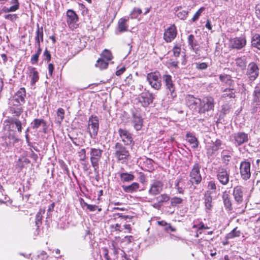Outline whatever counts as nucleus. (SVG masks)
Listing matches in <instances>:
<instances>
[{
  "instance_id": "47",
  "label": "nucleus",
  "mask_w": 260,
  "mask_h": 260,
  "mask_svg": "<svg viewBox=\"0 0 260 260\" xmlns=\"http://www.w3.org/2000/svg\"><path fill=\"white\" fill-rule=\"evenodd\" d=\"M11 124H15L16 128L17 129L18 133H20L22 131V123L18 119H13L11 121Z\"/></svg>"
},
{
  "instance_id": "37",
  "label": "nucleus",
  "mask_w": 260,
  "mask_h": 260,
  "mask_svg": "<svg viewBox=\"0 0 260 260\" xmlns=\"http://www.w3.org/2000/svg\"><path fill=\"white\" fill-rule=\"evenodd\" d=\"M235 63L241 70H244L246 67V59L245 56L238 57L235 59Z\"/></svg>"
},
{
  "instance_id": "28",
  "label": "nucleus",
  "mask_w": 260,
  "mask_h": 260,
  "mask_svg": "<svg viewBox=\"0 0 260 260\" xmlns=\"http://www.w3.org/2000/svg\"><path fill=\"white\" fill-rule=\"evenodd\" d=\"M154 161L148 158H145L143 159V162L142 168L145 171L152 172L154 170L153 166Z\"/></svg>"
},
{
  "instance_id": "5",
  "label": "nucleus",
  "mask_w": 260,
  "mask_h": 260,
  "mask_svg": "<svg viewBox=\"0 0 260 260\" xmlns=\"http://www.w3.org/2000/svg\"><path fill=\"white\" fill-rule=\"evenodd\" d=\"M201 165L199 162L193 164L189 173V181L192 184H199L202 180V177L200 173Z\"/></svg>"
},
{
  "instance_id": "50",
  "label": "nucleus",
  "mask_w": 260,
  "mask_h": 260,
  "mask_svg": "<svg viewBox=\"0 0 260 260\" xmlns=\"http://www.w3.org/2000/svg\"><path fill=\"white\" fill-rule=\"evenodd\" d=\"M183 202V200L177 197H174L170 199V204L172 207H175L177 205L181 204Z\"/></svg>"
},
{
  "instance_id": "60",
  "label": "nucleus",
  "mask_w": 260,
  "mask_h": 260,
  "mask_svg": "<svg viewBox=\"0 0 260 260\" xmlns=\"http://www.w3.org/2000/svg\"><path fill=\"white\" fill-rule=\"evenodd\" d=\"M187 14L188 12L186 11L182 10L178 12L176 15L179 19L184 20L186 18Z\"/></svg>"
},
{
  "instance_id": "27",
  "label": "nucleus",
  "mask_w": 260,
  "mask_h": 260,
  "mask_svg": "<svg viewBox=\"0 0 260 260\" xmlns=\"http://www.w3.org/2000/svg\"><path fill=\"white\" fill-rule=\"evenodd\" d=\"M10 4L12 5V6L8 8L4 7L2 9V11L4 13L14 12L16 11L19 9L20 4L18 0H11Z\"/></svg>"
},
{
  "instance_id": "52",
  "label": "nucleus",
  "mask_w": 260,
  "mask_h": 260,
  "mask_svg": "<svg viewBox=\"0 0 260 260\" xmlns=\"http://www.w3.org/2000/svg\"><path fill=\"white\" fill-rule=\"evenodd\" d=\"M170 199L169 196L166 193L161 194L156 198V200L161 204L168 202Z\"/></svg>"
},
{
  "instance_id": "40",
  "label": "nucleus",
  "mask_w": 260,
  "mask_h": 260,
  "mask_svg": "<svg viewBox=\"0 0 260 260\" xmlns=\"http://www.w3.org/2000/svg\"><path fill=\"white\" fill-rule=\"evenodd\" d=\"M212 198L210 195L205 196L204 204L205 206V210L207 212L210 211L212 208Z\"/></svg>"
},
{
  "instance_id": "22",
  "label": "nucleus",
  "mask_w": 260,
  "mask_h": 260,
  "mask_svg": "<svg viewBox=\"0 0 260 260\" xmlns=\"http://www.w3.org/2000/svg\"><path fill=\"white\" fill-rule=\"evenodd\" d=\"M246 41L244 37H236L231 39L230 40V45L233 48L240 49L244 47L246 45Z\"/></svg>"
},
{
  "instance_id": "38",
  "label": "nucleus",
  "mask_w": 260,
  "mask_h": 260,
  "mask_svg": "<svg viewBox=\"0 0 260 260\" xmlns=\"http://www.w3.org/2000/svg\"><path fill=\"white\" fill-rule=\"evenodd\" d=\"M31 127L33 129H38L41 126H45L46 122L43 119H35L31 123Z\"/></svg>"
},
{
  "instance_id": "2",
  "label": "nucleus",
  "mask_w": 260,
  "mask_h": 260,
  "mask_svg": "<svg viewBox=\"0 0 260 260\" xmlns=\"http://www.w3.org/2000/svg\"><path fill=\"white\" fill-rule=\"evenodd\" d=\"M103 152V150L100 148H89L90 161L91 166L93 168V171L96 175V177H98L99 175L100 162L102 158Z\"/></svg>"
},
{
  "instance_id": "64",
  "label": "nucleus",
  "mask_w": 260,
  "mask_h": 260,
  "mask_svg": "<svg viewBox=\"0 0 260 260\" xmlns=\"http://www.w3.org/2000/svg\"><path fill=\"white\" fill-rule=\"evenodd\" d=\"M44 59L49 61L51 60V55L49 51L47 49H45L43 53Z\"/></svg>"
},
{
  "instance_id": "58",
  "label": "nucleus",
  "mask_w": 260,
  "mask_h": 260,
  "mask_svg": "<svg viewBox=\"0 0 260 260\" xmlns=\"http://www.w3.org/2000/svg\"><path fill=\"white\" fill-rule=\"evenodd\" d=\"M205 9V8L204 7H201L200 9H199L193 16L192 18V21L193 22H194L197 20H198L200 16H201L202 13L204 11Z\"/></svg>"
},
{
  "instance_id": "53",
  "label": "nucleus",
  "mask_w": 260,
  "mask_h": 260,
  "mask_svg": "<svg viewBox=\"0 0 260 260\" xmlns=\"http://www.w3.org/2000/svg\"><path fill=\"white\" fill-rule=\"evenodd\" d=\"M142 13L141 9L139 8H135L131 13L130 14V17L131 18H137Z\"/></svg>"
},
{
  "instance_id": "63",
  "label": "nucleus",
  "mask_w": 260,
  "mask_h": 260,
  "mask_svg": "<svg viewBox=\"0 0 260 260\" xmlns=\"http://www.w3.org/2000/svg\"><path fill=\"white\" fill-rule=\"evenodd\" d=\"M47 253L45 251H42L38 255L37 260H47Z\"/></svg>"
},
{
  "instance_id": "42",
  "label": "nucleus",
  "mask_w": 260,
  "mask_h": 260,
  "mask_svg": "<svg viewBox=\"0 0 260 260\" xmlns=\"http://www.w3.org/2000/svg\"><path fill=\"white\" fill-rule=\"evenodd\" d=\"M83 238L85 241L88 242L91 245H92L94 243V236L90 232L89 229L85 230Z\"/></svg>"
},
{
  "instance_id": "36",
  "label": "nucleus",
  "mask_w": 260,
  "mask_h": 260,
  "mask_svg": "<svg viewBox=\"0 0 260 260\" xmlns=\"http://www.w3.org/2000/svg\"><path fill=\"white\" fill-rule=\"evenodd\" d=\"M128 20V19L126 18H121L119 19L118 23V28L119 31H127V21Z\"/></svg>"
},
{
  "instance_id": "14",
  "label": "nucleus",
  "mask_w": 260,
  "mask_h": 260,
  "mask_svg": "<svg viewBox=\"0 0 260 260\" xmlns=\"http://www.w3.org/2000/svg\"><path fill=\"white\" fill-rule=\"evenodd\" d=\"M259 68L257 65L253 62H250L247 67L246 75L249 81H254L258 76Z\"/></svg>"
},
{
  "instance_id": "11",
  "label": "nucleus",
  "mask_w": 260,
  "mask_h": 260,
  "mask_svg": "<svg viewBox=\"0 0 260 260\" xmlns=\"http://www.w3.org/2000/svg\"><path fill=\"white\" fill-rule=\"evenodd\" d=\"M223 144L219 139H216L214 142L207 143L206 145V149L207 156L209 157L213 156L218 150L223 148Z\"/></svg>"
},
{
  "instance_id": "25",
  "label": "nucleus",
  "mask_w": 260,
  "mask_h": 260,
  "mask_svg": "<svg viewBox=\"0 0 260 260\" xmlns=\"http://www.w3.org/2000/svg\"><path fill=\"white\" fill-rule=\"evenodd\" d=\"M219 78L223 85L229 86V87H234V81L231 75L225 74H220L219 76Z\"/></svg>"
},
{
  "instance_id": "35",
  "label": "nucleus",
  "mask_w": 260,
  "mask_h": 260,
  "mask_svg": "<svg viewBox=\"0 0 260 260\" xmlns=\"http://www.w3.org/2000/svg\"><path fill=\"white\" fill-rule=\"evenodd\" d=\"M217 183L214 180H211L207 182V189L208 191H210V194H216L217 193Z\"/></svg>"
},
{
  "instance_id": "43",
  "label": "nucleus",
  "mask_w": 260,
  "mask_h": 260,
  "mask_svg": "<svg viewBox=\"0 0 260 260\" xmlns=\"http://www.w3.org/2000/svg\"><path fill=\"white\" fill-rule=\"evenodd\" d=\"M114 219H119V221H121V222L124 221H129L132 218L131 216L123 215L122 213H119L114 214Z\"/></svg>"
},
{
  "instance_id": "9",
  "label": "nucleus",
  "mask_w": 260,
  "mask_h": 260,
  "mask_svg": "<svg viewBox=\"0 0 260 260\" xmlns=\"http://www.w3.org/2000/svg\"><path fill=\"white\" fill-rule=\"evenodd\" d=\"M216 178L222 185H226L230 181V171L226 168L220 167L216 171Z\"/></svg>"
},
{
  "instance_id": "55",
  "label": "nucleus",
  "mask_w": 260,
  "mask_h": 260,
  "mask_svg": "<svg viewBox=\"0 0 260 260\" xmlns=\"http://www.w3.org/2000/svg\"><path fill=\"white\" fill-rule=\"evenodd\" d=\"M221 157L224 162L226 161H229L230 160V158L231 157V154L227 150H224L221 152Z\"/></svg>"
},
{
  "instance_id": "8",
  "label": "nucleus",
  "mask_w": 260,
  "mask_h": 260,
  "mask_svg": "<svg viewBox=\"0 0 260 260\" xmlns=\"http://www.w3.org/2000/svg\"><path fill=\"white\" fill-rule=\"evenodd\" d=\"M246 192L245 189L241 186H236L234 187L233 195L236 204L242 205L245 202H247Z\"/></svg>"
},
{
  "instance_id": "19",
  "label": "nucleus",
  "mask_w": 260,
  "mask_h": 260,
  "mask_svg": "<svg viewBox=\"0 0 260 260\" xmlns=\"http://www.w3.org/2000/svg\"><path fill=\"white\" fill-rule=\"evenodd\" d=\"M250 163L249 161H242L240 166V173L242 178L247 180L251 176L250 173Z\"/></svg>"
},
{
  "instance_id": "48",
  "label": "nucleus",
  "mask_w": 260,
  "mask_h": 260,
  "mask_svg": "<svg viewBox=\"0 0 260 260\" xmlns=\"http://www.w3.org/2000/svg\"><path fill=\"white\" fill-rule=\"evenodd\" d=\"M101 57L102 58L108 61L111 60L112 58V55L111 52L107 49H105L103 51L101 54Z\"/></svg>"
},
{
  "instance_id": "39",
  "label": "nucleus",
  "mask_w": 260,
  "mask_h": 260,
  "mask_svg": "<svg viewBox=\"0 0 260 260\" xmlns=\"http://www.w3.org/2000/svg\"><path fill=\"white\" fill-rule=\"evenodd\" d=\"M241 231L240 230H238L237 228H235L231 232H230L226 235L225 239L229 240L236 237H239L241 236Z\"/></svg>"
},
{
  "instance_id": "17",
  "label": "nucleus",
  "mask_w": 260,
  "mask_h": 260,
  "mask_svg": "<svg viewBox=\"0 0 260 260\" xmlns=\"http://www.w3.org/2000/svg\"><path fill=\"white\" fill-rule=\"evenodd\" d=\"M253 104V112H260V83H258L254 87L252 94Z\"/></svg>"
},
{
  "instance_id": "12",
  "label": "nucleus",
  "mask_w": 260,
  "mask_h": 260,
  "mask_svg": "<svg viewBox=\"0 0 260 260\" xmlns=\"http://www.w3.org/2000/svg\"><path fill=\"white\" fill-rule=\"evenodd\" d=\"M131 122L134 129L136 131L141 130L144 124V119L142 118L140 112L138 111H132Z\"/></svg>"
},
{
  "instance_id": "51",
  "label": "nucleus",
  "mask_w": 260,
  "mask_h": 260,
  "mask_svg": "<svg viewBox=\"0 0 260 260\" xmlns=\"http://www.w3.org/2000/svg\"><path fill=\"white\" fill-rule=\"evenodd\" d=\"M57 118L59 123H61V122L63 120L64 117V110L61 108H58L57 112Z\"/></svg>"
},
{
  "instance_id": "33",
  "label": "nucleus",
  "mask_w": 260,
  "mask_h": 260,
  "mask_svg": "<svg viewBox=\"0 0 260 260\" xmlns=\"http://www.w3.org/2000/svg\"><path fill=\"white\" fill-rule=\"evenodd\" d=\"M30 162L29 160L24 156L20 157L16 163V167L20 170H22L25 165Z\"/></svg>"
},
{
  "instance_id": "56",
  "label": "nucleus",
  "mask_w": 260,
  "mask_h": 260,
  "mask_svg": "<svg viewBox=\"0 0 260 260\" xmlns=\"http://www.w3.org/2000/svg\"><path fill=\"white\" fill-rule=\"evenodd\" d=\"M173 52V55L175 57H178L181 52V47L180 46H179L178 45H176L174 46L172 49Z\"/></svg>"
},
{
  "instance_id": "29",
  "label": "nucleus",
  "mask_w": 260,
  "mask_h": 260,
  "mask_svg": "<svg viewBox=\"0 0 260 260\" xmlns=\"http://www.w3.org/2000/svg\"><path fill=\"white\" fill-rule=\"evenodd\" d=\"M186 138L187 141L191 145V147L196 149L199 146V141L196 136L190 132H188L186 134Z\"/></svg>"
},
{
  "instance_id": "1",
  "label": "nucleus",
  "mask_w": 260,
  "mask_h": 260,
  "mask_svg": "<svg viewBox=\"0 0 260 260\" xmlns=\"http://www.w3.org/2000/svg\"><path fill=\"white\" fill-rule=\"evenodd\" d=\"M185 101L189 109L201 115L213 112L215 105L214 98L210 95L199 98L188 94L185 98Z\"/></svg>"
},
{
  "instance_id": "31",
  "label": "nucleus",
  "mask_w": 260,
  "mask_h": 260,
  "mask_svg": "<svg viewBox=\"0 0 260 260\" xmlns=\"http://www.w3.org/2000/svg\"><path fill=\"white\" fill-rule=\"evenodd\" d=\"M223 93L222 95V98L225 99H234L235 98V91L233 87H229L224 89L223 90Z\"/></svg>"
},
{
  "instance_id": "26",
  "label": "nucleus",
  "mask_w": 260,
  "mask_h": 260,
  "mask_svg": "<svg viewBox=\"0 0 260 260\" xmlns=\"http://www.w3.org/2000/svg\"><path fill=\"white\" fill-rule=\"evenodd\" d=\"M29 71V76L30 78V84L33 86L35 85L36 83L39 79V73L36 68L30 67L28 68Z\"/></svg>"
},
{
  "instance_id": "49",
  "label": "nucleus",
  "mask_w": 260,
  "mask_h": 260,
  "mask_svg": "<svg viewBox=\"0 0 260 260\" xmlns=\"http://www.w3.org/2000/svg\"><path fill=\"white\" fill-rule=\"evenodd\" d=\"M205 228V225L202 221L200 222V223H199L198 224H194L192 226V228L193 229H197V233H196V237H199V235L201 234L202 233V232H200V231L201 230L204 229V228Z\"/></svg>"
},
{
  "instance_id": "4",
  "label": "nucleus",
  "mask_w": 260,
  "mask_h": 260,
  "mask_svg": "<svg viewBox=\"0 0 260 260\" xmlns=\"http://www.w3.org/2000/svg\"><path fill=\"white\" fill-rule=\"evenodd\" d=\"M114 155L118 161L125 162L129 156L128 150L121 143L117 142L115 144Z\"/></svg>"
},
{
  "instance_id": "62",
  "label": "nucleus",
  "mask_w": 260,
  "mask_h": 260,
  "mask_svg": "<svg viewBox=\"0 0 260 260\" xmlns=\"http://www.w3.org/2000/svg\"><path fill=\"white\" fill-rule=\"evenodd\" d=\"M188 43L191 46L193 49H194V47L197 45L194 42V36L193 35H190L188 37Z\"/></svg>"
},
{
  "instance_id": "10",
  "label": "nucleus",
  "mask_w": 260,
  "mask_h": 260,
  "mask_svg": "<svg viewBox=\"0 0 260 260\" xmlns=\"http://www.w3.org/2000/svg\"><path fill=\"white\" fill-rule=\"evenodd\" d=\"M19 141V139L15 135V132L11 130L9 131V134L5 137L2 145L6 147V149H7V150L9 151L11 150Z\"/></svg>"
},
{
  "instance_id": "21",
  "label": "nucleus",
  "mask_w": 260,
  "mask_h": 260,
  "mask_svg": "<svg viewBox=\"0 0 260 260\" xmlns=\"http://www.w3.org/2000/svg\"><path fill=\"white\" fill-rule=\"evenodd\" d=\"M67 22L71 28H74L76 27V24L78 20V17L75 12H74L72 10H68L67 12Z\"/></svg>"
},
{
  "instance_id": "32",
  "label": "nucleus",
  "mask_w": 260,
  "mask_h": 260,
  "mask_svg": "<svg viewBox=\"0 0 260 260\" xmlns=\"http://www.w3.org/2000/svg\"><path fill=\"white\" fill-rule=\"evenodd\" d=\"M112 246L114 248V253L117 255V257L119 258L120 260H131L129 258L127 257L124 251L120 248H116L114 245L113 244Z\"/></svg>"
},
{
  "instance_id": "6",
  "label": "nucleus",
  "mask_w": 260,
  "mask_h": 260,
  "mask_svg": "<svg viewBox=\"0 0 260 260\" xmlns=\"http://www.w3.org/2000/svg\"><path fill=\"white\" fill-rule=\"evenodd\" d=\"M20 102L14 101L11 99H9L8 111L9 113L13 116L18 117L23 112V106Z\"/></svg>"
},
{
  "instance_id": "24",
  "label": "nucleus",
  "mask_w": 260,
  "mask_h": 260,
  "mask_svg": "<svg viewBox=\"0 0 260 260\" xmlns=\"http://www.w3.org/2000/svg\"><path fill=\"white\" fill-rule=\"evenodd\" d=\"M222 199L225 210L228 212H231L233 210V207L230 196L228 192L224 191L222 194Z\"/></svg>"
},
{
  "instance_id": "20",
  "label": "nucleus",
  "mask_w": 260,
  "mask_h": 260,
  "mask_svg": "<svg viewBox=\"0 0 260 260\" xmlns=\"http://www.w3.org/2000/svg\"><path fill=\"white\" fill-rule=\"evenodd\" d=\"M163 185L161 181L154 180L150 184V188L148 190L149 194L152 196L158 194L162 191Z\"/></svg>"
},
{
  "instance_id": "61",
  "label": "nucleus",
  "mask_w": 260,
  "mask_h": 260,
  "mask_svg": "<svg viewBox=\"0 0 260 260\" xmlns=\"http://www.w3.org/2000/svg\"><path fill=\"white\" fill-rule=\"evenodd\" d=\"M110 227L112 229L113 231L121 232L122 231L121 224L119 223L111 224Z\"/></svg>"
},
{
  "instance_id": "54",
  "label": "nucleus",
  "mask_w": 260,
  "mask_h": 260,
  "mask_svg": "<svg viewBox=\"0 0 260 260\" xmlns=\"http://www.w3.org/2000/svg\"><path fill=\"white\" fill-rule=\"evenodd\" d=\"M176 37V34H164V39L166 42H171Z\"/></svg>"
},
{
  "instance_id": "16",
  "label": "nucleus",
  "mask_w": 260,
  "mask_h": 260,
  "mask_svg": "<svg viewBox=\"0 0 260 260\" xmlns=\"http://www.w3.org/2000/svg\"><path fill=\"white\" fill-rule=\"evenodd\" d=\"M118 132L121 141L125 145H133L134 141L132 134L126 129L119 128Z\"/></svg>"
},
{
  "instance_id": "46",
  "label": "nucleus",
  "mask_w": 260,
  "mask_h": 260,
  "mask_svg": "<svg viewBox=\"0 0 260 260\" xmlns=\"http://www.w3.org/2000/svg\"><path fill=\"white\" fill-rule=\"evenodd\" d=\"M182 180L181 177L177 178V179L175 181V186L174 188L177 189V192L180 194H184V188L180 186V183Z\"/></svg>"
},
{
  "instance_id": "59",
  "label": "nucleus",
  "mask_w": 260,
  "mask_h": 260,
  "mask_svg": "<svg viewBox=\"0 0 260 260\" xmlns=\"http://www.w3.org/2000/svg\"><path fill=\"white\" fill-rule=\"evenodd\" d=\"M4 18L6 19L14 22L17 20V19L18 18V16L16 14H7L4 16Z\"/></svg>"
},
{
  "instance_id": "44",
  "label": "nucleus",
  "mask_w": 260,
  "mask_h": 260,
  "mask_svg": "<svg viewBox=\"0 0 260 260\" xmlns=\"http://www.w3.org/2000/svg\"><path fill=\"white\" fill-rule=\"evenodd\" d=\"M251 43L253 47L260 50V35L259 34H254L252 37Z\"/></svg>"
},
{
  "instance_id": "30",
  "label": "nucleus",
  "mask_w": 260,
  "mask_h": 260,
  "mask_svg": "<svg viewBox=\"0 0 260 260\" xmlns=\"http://www.w3.org/2000/svg\"><path fill=\"white\" fill-rule=\"evenodd\" d=\"M140 187L139 184L137 182H133L129 185H122L123 191L126 193H133L136 192Z\"/></svg>"
},
{
  "instance_id": "7",
  "label": "nucleus",
  "mask_w": 260,
  "mask_h": 260,
  "mask_svg": "<svg viewBox=\"0 0 260 260\" xmlns=\"http://www.w3.org/2000/svg\"><path fill=\"white\" fill-rule=\"evenodd\" d=\"M99 129V120L96 116L91 115L88 120V129L92 139H95L98 135Z\"/></svg>"
},
{
  "instance_id": "34",
  "label": "nucleus",
  "mask_w": 260,
  "mask_h": 260,
  "mask_svg": "<svg viewBox=\"0 0 260 260\" xmlns=\"http://www.w3.org/2000/svg\"><path fill=\"white\" fill-rule=\"evenodd\" d=\"M119 177L122 182H130L134 180L135 176L133 174L128 173H120Z\"/></svg>"
},
{
  "instance_id": "41",
  "label": "nucleus",
  "mask_w": 260,
  "mask_h": 260,
  "mask_svg": "<svg viewBox=\"0 0 260 260\" xmlns=\"http://www.w3.org/2000/svg\"><path fill=\"white\" fill-rule=\"evenodd\" d=\"M44 213L45 210L41 209L36 214L35 223L37 229L42 225L43 214H44Z\"/></svg>"
},
{
  "instance_id": "57",
  "label": "nucleus",
  "mask_w": 260,
  "mask_h": 260,
  "mask_svg": "<svg viewBox=\"0 0 260 260\" xmlns=\"http://www.w3.org/2000/svg\"><path fill=\"white\" fill-rule=\"evenodd\" d=\"M78 156L80 157V160L81 161H85L86 158V150L84 148L81 149L80 151L78 152Z\"/></svg>"
},
{
  "instance_id": "23",
  "label": "nucleus",
  "mask_w": 260,
  "mask_h": 260,
  "mask_svg": "<svg viewBox=\"0 0 260 260\" xmlns=\"http://www.w3.org/2000/svg\"><path fill=\"white\" fill-rule=\"evenodd\" d=\"M26 90L24 87H21L10 99L24 104L25 103Z\"/></svg>"
},
{
  "instance_id": "3",
  "label": "nucleus",
  "mask_w": 260,
  "mask_h": 260,
  "mask_svg": "<svg viewBox=\"0 0 260 260\" xmlns=\"http://www.w3.org/2000/svg\"><path fill=\"white\" fill-rule=\"evenodd\" d=\"M147 81L151 88L158 90L161 87V78L158 71H154L148 73L146 76Z\"/></svg>"
},
{
  "instance_id": "15",
  "label": "nucleus",
  "mask_w": 260,
  "mask_h": 260,
  "mask_svg": "<svg viewBox=\"0 0 260 260\" xmlns=\"http://www.w3.org/2000/svg\"><path fill=\"white\" fill-rule=\"evenodd\" d=\"M154 99V95L152 93L147 91L142 92L138 97L139 102L141 106L144 107H148L150 104L152 103Z\"/></svg>"
},
{
  "instance_id": "13",
  "label": "nucleus",
  "mask_w": 260,
  "mask_h": 260,
  "mask_svg": "<svg viewBox=\"0 0 260 260\" xmlns=\"http://www.w3.org/2000/svg\"><path fill=\"white\" fill-rule=\"evenodd\" d=\"M162 79L165 84L166 89L170 92V96L173 99L176 96L175 85L172 80V77L170 75L165 74L162 76Z\"/></svg>"
},
{
  "instance_id": "45",
  "label": "nucleus",
  "mask_w": 260,
  "mask_h": 260,
  "mask_svg": "<svg viewBox=\"0 0 260 260\" xmlns=\"http://www.w3.org/2000/svg\"><path fill=\"white\" fill-rule=\"evenodd\" d=\"M95 66L101 70L105 69L108 66V61H107L102 58H99L97 60Z\"/></svg>"
},
{
  "instance_id": "18",
  "label": "nucleus",
  "mask_w": 260,
  "mask_h": 260,
  "mask_svg": "<svg viewBox=\"0 0 260 260\" xmlns=\"http://www.w3.org/2000/svg\"><path fill=\"white\" fill-rule=\"evenodd\" d=\"M248 141V134L244 132H238L233 135L232 142L236 146H239Z\"/></svg>"
}]
</instances>
